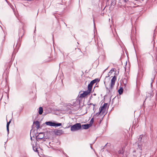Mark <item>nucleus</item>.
Here are the masks:
<instances>
[{
	"label": "nucleus",
	"instance_id": "1",
	"mask_svg": "<svg viewBox=\"0 0 157 157\" xmlns=\"http://www.w3.org/2000/svg\"><path fill=\"white\" fill-rule=\"evenodd\" d=\"M116 80V76H114L111 80V82L110 84V87L109 88L108 87H106V89L108 90L109 92L111 91L115 85V81Z\"/></svg>",
	"mask_w": 157,
	"mask_h": 157
},
{
	"label": "nucleus",
	"instance_id": "2",
	"mask_svg": "<svg viewBox=\"0 0 157 157\" xmlns=\"http://www.w3.org/2000/svg\"><path fill=\"white\" fill-rule=\"evenodd\" d=\"M81 128V124L80 123H77L72 126L71 129L72 131L78 130Z\"/></svg>",
	"mask_w": 157,
	"mask_h": 157
},
{
	"label": "nucleus",
	"instance_id": "3",
	"mask_svg": "<svg viewBox=\"0 0 157 157\" xmlns=\"http://www.w3.org/2000/svg\"><path fill=\"white\" fill-rule=\"evenodd\" d=\"M133 152H136L134 156L136 157H141L142 153V147L140 145H138V148H137L136 150L133 151Z\"/></svg>",
	"mask_w": 157,
	"mask_h": 157
},
{
	"label": "nucleus",
	"instance_id": "4",
	"mask_svg": "<svg viewBox=\"0 0 157 157\" xmlns=\"http://www.w3.org/2000/svg\"><path fill=\"white\" fill-rule=\"evenodd\" d=\"M45 124L46 125L51 126H56L58 127L60 126L62 124L60 123H55L51 121H47L45 122Z\"/></svg>",
	"mask_w": 157,
	"mask_h": 157
},
{
	"label": "nucleus",
	"instance_id": "5",
	"mask_svg": "<svg viewBox=\"0 0 157 157\" xmlns=\"http://www.w3.org/2000/svg\"><path fill=\"white\" fill-rule=\"evenodd\" d=\"M50 109V111L49 112L53 114L57 115H60V113L57 112H59L61 110L59 109Z\"/></svg>",
	"mask_w": 157,
	"mask_h": 157
},
{
	"label": "nucleus",
	"instance_id": "6",
	"mask_svg": "<svg viewBox=\"0 0 157 157\" xmlns=\"http://www.w3.org/2000/svg\"><path fill=\"white\" fill-rule=\"evenodd\" d=\"M107 109H99V113H97V114L98 115H105L107 112Z\"/></svg>",
	"mask_w": 157,
	"mask_h": 157
},
{
	"label": "nucleus",
	"instance_id": "7",
	"mask_svg": "<svg viewBox=\"0 0 157 157\" xmlns=\"http://www.w3.org/2000/svg\"><path fill=\"white\" fill-rule=\"evenodd\" d=\"M53 132L57 136H60L63 133V131L62 130L55 129Z\"/></svg>",
	"mask_w": 157,
	"mask_h": 157
},
{
	"label": "nucleus",
	"instance_id": "8",
	"mask_svg": "<svg viewBox=\"0 0 157 157\" xmlns=\"http://www.w3.org/2000/svg\"><path fill=\"white\" fill-rule=\"evenodd\" d=\"M143 136H144L143 135L140 136L139 138H138V141L136 143V144L137 145L138 147L139 144L141 147V145L143 143V141H142V140Z\"/></svg>",
	"mask_w": 157,
	"mask_h": 157
},
{
	"label": "nucleus",
	"instance_id": "9",
	"mask_svg": "<svg viewBox=\"0 0 157 157\" xmlns=\"http://www.w3.org/2000/svg\"><path fill=\"white\" fill-rule=\"evenodd\" d=\"M44 132H40L36 136V139L38 140H40L43 139L44 137Z\"/></svg>",
	"mask_w": 157,
	"mask_h": 157
},
{
	"label": "nucleus",
	"instance_id": "10",
	"mask_svg": "<svg viewBox=\"0 0 157 157\" xmlns=\"http://www.w3.org/2000/svg\"><path fill=\"white\" fill-rule=\"evenodd\" d=\"M90 93L87 90L84 91L82 94L80 95V98H83L86 97L87 95L89 94Z\"/></svg>",
	"mask_w": 157,
	"mask_h": 157
},
{
	"label": "nucleus",
	"instance_id": "11",
	"mask_svg": "<svg viewBox=\"0 0 157 157\" xmlns=\"http://www.w3.org/2000/svg\"><path fill=\"white\" fill-rule=\"evenodd\" d=\"M81 126L82 129H86L89 128L90 127H91L90 124H85L82 125Z\"/></svg>",
	"mask_w": 157,
	"mask_h": 157
},
{
	"label": "nucleus",
	"instance_id": "12",
	"mask_svg": "<svg viewBox=\"0 0 157 157\" xmlns=\"http://www.w3.org/2000/svg\"><path fill=\"white\" fill-rule=\"evenodd\" d=\"M65 106L67 107V108H69V107H71L72 108L73 106H75V104H71L70 103L66 104H65Z\"/></svg>",
	"mask_w": 157,
	"mask_h": 157
},
{
	"label": "nucleus",
	"instance_id": "13",
	"mask_svg": "<svg viewBox=\"0 0 157 157\" xmlns=\"http://www.w3.org/2000/svg\"><path fill=\"white\" fill-rule=\"evenodd\" d=\"M33 123L37 126V129H38L40 127V124L39 121H36L35 122H34Z\"/></svg>",
	"mask_w": 157,
	"mask_h": 157
},
{
	"label": "nucleus",
	"instance_id": "14",
	"mask_svg": "<svg viewBox=\"0 0 157 157\" xmlns=\"http://www.w3.org/2000/svg\"><path fill=\"white\" fill-rule=\"evenodd\" d=\"M93 85L91 83H90L88 86V90H87L90 93L92 90Z\"/></svg>",
	"mask_w": 157,
	"mask_h": 157
},
{
	"label": "nucleus",
	"instance_id": "15",
	"mask_svg": "<svg viewBox=\"0 0 157 157\" xmlns=\"http://www.w3.org/2000/svg\"><path fill=\"white\" fill-rule=\"evenodd\" d=\"M109 105L107 103H105L100 108H108Z\"/></svg>",
	"mask_w": 157,
	"mask_h": 157
},
{
	"label": "nucleus",
	"instance_id": "16",
	"mask_svg": "<svg viewBox=\"0 0 157 157\" xmlns=\"http://www.w3.org/2000/svg\"><path fill=\"white\" fill-rule=\"evenodd\" d=\"M97 81H99L98 79V78H96L92 80L90 82V83L93 85Z\"/></svg>",
	"mask_w": 157,
	"mask_h": 157
},
{
	"label": "nucleus",
	"instance_id": "17",
	"mask_svg": "<svg viewBox=\"0 0 157 157\" xmlns=\"http://www.w3.org/2000/svg\"><path fill=\"white\" fill-rule=\"evenodd\" d=\"M33 150H34V151L37 152L38 153H39V151L38 150L37 147H36L34 146H33Z\"/></svg>",
	"mask_w": 157,
	"mask_h": 157
},
{
	"label": "nucleus",
	"instance_id": "18",
	"mask_svg": "<svg viewBox=\"0 0 157 157\" xmlns=\"http://www.w3.org/2000/svg\"><path fill=\"white\" fill-rule=\"evenodd\" d=\"M123 90L122 87H121L118 90V93L120 94H122L123 92Z\"/></svg>",
	"mask_w": 157,
	"mask_h": 157
},
{
	"label": "nucleus",
	"instance_id": "19",
	"mask_svg": "<svg viewBox=\"0 0 157 157\" xmlns=\"http://www.w3.org/2000/svg\"><path fill=\"white\" fill-rule=\"evenodd\" d=\"M43 109H39L38 111L40 115H41L43 113Z\"/></svg>",
	"mask_w": 157,
	"mask_h": 157
},
{
	"label": "nucleus",
	"instance_id": "20",
	"mask_svg": "<svg viewBox=\"0 0 157 157\" xmlns=\"http://www.w3.org/2000/svg\"><path fill=\"white\" fill-rule=\"evenodd\" d=\"M69 109H68V111L65 112H62V113H69V114H72V112L71 111H69Z\"/></svg>",
	"mask_w": 157,
	"mask_h": 157
},
{
	"label": "nucleus",
	"instance_id": "21",
	"mask_svg": "<svg viewBox=\"0 0 157 157\" xmlns=\"http://www.w3.org/2000/svg\"><path fill=\"white\" fill-rule=\"evenodd\" d=\"M94 122V118H92L90 121V123L89 124H90V126H91L92 125V124Z\"/></svg>",
	"mask_w": 157,
	"mask_h": 157
},
{
	"label": "nucleus",
	"instance_id": "22",
	"mask_svg": "<svg viewBox=\"0 0 157 157\" xmlns=\"http://www.w3.org/2000/svg\"><path fill=\"white\" fill-rule=\"evenodd\" d=\"M11 120L8 122L7 123V124H6V127H9V125H10V124L11 122Z\"/></svg>",
	"mask_w": 157,
	"mask_h": 157
},
{
	"label": "nucleus",
	"instance_id": "23",
	"mask_svg": "<svg viewBox=\"0 0 157 157\" xmlns=\"http://www.w3.org/2000/svg\"><path fill=\"white\" fill-rule=\"evenodd\" d=\"M6 129H7V132H8V134H9V127H6Z\"/></svg>",
	"mask_w": 157,
	"mask_h": 157
},
{
	"label": "nucleus",
	"instance_id": "24",
	"mask_svg": "<svg viewBox=\"0 0 157 157\" xmlns=\"http://www.w3.org/2000/svg\"><path fill=\"white\" fill-rule=\"evenodd\" d=\"M63 154L65 155L67 157H69L65 153H63Z\"/></svg>",
	"mask_w": 157,
	"mask_h": 157
},
{
	"label": "nucleus",
	"instance_id": "25",
	"mask_svg": "<svg viewBox=\"0 0 157 157\" xmlns=\"http://www.w3.org/2000/svg\"><path fill=\"white\" fill-rule=\"evenodd\" d=\"M119 153L120 154H123V152H122V151H120V152H119Z\"/></svg>",
	"mask_w": 157,
	"mask_h": 157
},
{
	"label": "nucleus",
	"instance_id": "26",
	"mask_svg": "<svg viewBox=\"0 0 157 157\" xmlns=\"http://www.w3.org/2000/svg\"><path fill=\"white\" fill-rule=\"evenodd\" d=\"M19 35L20 36H22L23 35H21V34H20V33H19Z\"/></svg>",
	"mask_w": 157,
	"mask_h": 157
},
{
	"label": "nucleus",
	"instance_id": "27",
	"mask_svg": "<svg viewBox=\"0 0 157 157\" xmlns=\"http://www.w3.org/2000/svg\"><path fill=\"white\" fill-rule=\"evenodd\" d=\"M20 31L23 32V30L22 29H21V30H20Z\"/></svg>",
	"mask_w": 157,
	"mask_h": 157
},
{
	"label": "nucleus",
	"instance_id": "28",
	"mask_svg": "<svg viewBox=\"0 0 157 157\" xmlns=\"http://www.w3.org/2000/svg\"><path fill=\"white\" fill-rule=\"evenodd\" d=\"M33 0H28V1H33Z\"/></svg>",
	"mask_w": 157,
	"mask_h": 157
},
{
	"label": "nucleus",
	"instance_id": "29",
	"mask_svg": "<svg viewBox=\"0 0 157 157\" xmlns=\"http://www.w3.org/2000/svg\"><path fill=\"white\" fill-rule=\"evenodd\" d=\"M39 108H42V107L40 106Z\"/></svg>",
	"mask_w": 157,
	"mask_h": 157
},
{
	"label": "nucleus",
	"instance_id": "30",
	"mask_svg": "<svg viewBox=\"0 0 157 157\" xmlns=\"http://www.w3.org/2000/svg\"><path fill=\"white\" fill-rule=\"evenodd\" d=\"M90 147H91L92 149V146H90Z\"/></svg>",
	"mask_w": 157,
	"mask_h": 157
},
{
	"label": "nucleus",
	"instance_id": "31",
	"mask_svg": "<svg viewBox=\"0 0 157 157\" xmlns=\"http://www.w3.org/2000/svg\"><path fill=\"white\" fill-rule=\"evenodd\" d=\"M5 1H6V2H8L7 1V0H5Z\"/></svg>",
	"mask_w": 157,
	"mask_h": 157
},
{
	"label": "nucleus",
	"instance_id": "32",
	"mask_svg": "<svg viewBox=\"0 0 157 157\" xmlns=\"http://www.w3.org/2000/svg\"><path fill=\"white\" fill-rule=\"evenodd\" d=\"M31 140H32V138L31 137Z\"/></svg>",
	"mask_w": 157,
	"mask_h": 157
},
{
	"label": "nucleus",
	"instance_id": "33",
	"mask_svg": "<svg viewBox=\"0 0 157 157\" xmlns=\"http://www.w3.org/2000/svg\"><path fill=\"white\" fill-rule=\"evenodd\" d=\"M94 26H95V24L94 23Z\"/></svg>",
	"mask_w": 157,
	"mask_h": 157
}]
</instances>
